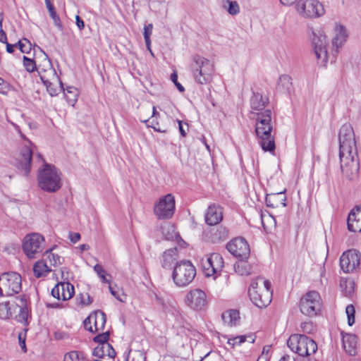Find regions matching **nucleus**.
<instances>
[{"mask_svg":"<svg viewBox=\"0 0 361 361\" xmlns=\"http://www.w3.org/2000/svg\"><path fill=\"white\" fill-rule=\"evenodd\" d=\"M44 254L49 259L51 265L57 266L61 264V258L58 255L53 254L48 250L44 252Z\"/></svg>","mask_w":361,"mask_h":361,"instance_id":"nucleus-45","label":"nucleus"},{"mask_svg":"<svg viewBox=\"0 0 361 361\" xmlns=\"http://www.w3.org/2000/svg\"><path fill=\"white\" fill-rule=\"evenodd\" d=\"M27 329L24 328L22 331L16 332L18 334V338H25Z\"/></svg>","mask_w":361,"mask_h":361,"instance_id":"nucleus-60","label":"nucleus"},{"mask_svg":"<svg viewBox=\"0 0 361 361\" xmlns=\"http://www.w3.org/2000/svg\"><path fill=\"white\" fill-rule=\"evenodd\" d=\"M290 350L300 356L313 354L317 350L315 340H286Z\"/></svg>","mask_w":361,"mask_h":361,"instance_id":"nucleus-15","label":"nucleus"},{"mask_svg":"<svg viewBox=\"0 0 361 361\" xmlns=\"http://www.w3.org/2000/svg\"><path fill=\"white\" fill-rule=\"evenodd\" d=\"M340 288L345 296H350L354 291V281L352 279L341 280Z\"/></svg>","mask_w":361,"mask_h":361,"instance_id":"nucleus-36","label":"nucleus"},{"mask_svg":"<svg viewBox=\"0 0 361 361\" xmlns=\"http://www.w3.org/2000/svg\"><path fill=\"white\" fill-rule=\"evenodd\" d=\"M109 334L108 331L105 332V333H102V334H99L97 336H95L93 338H95V339H97V338H109Z\"/></svg>","mask_w":361,"mask_h":361,"instance_id":"nucleus-59","label":"nucleus"},{"mask_svg":"<svg viewBox=\"0 0 361 361\" xmlns=\"http://www.w3.org/2000/svg\"><path fill=\"white\" fill-rule=\"evenodd\" d=\"M300 311L302 314L312 317L318 314L322 307V300L318 292L310 291L300 300Z\"/></svg>","mask_w":361,"mask_h":361,"instance_id":"nucleus-11","label":"nucleus"},{"mask_svg":"<svg viewBox=\"0 0 361 361\" xmlns=\"http://www.w3.org/2000/svg\"><path fill=\"white\" fill-rule=\"evenodd\" d=\"M250 108L251 111L261 112L264 111L265 107L269 104V99L261 94L260 93H254L250 98Z\"/></svg>","mask_w":361,"mask_h":361,"instance_id":"nucleus-25","label":"nucleus"},{"mask_svg":"<svg viewBox=\"0 0 361 361\" xmlns=\"http://www.w3.org/2000/svg\"><path fill=\"white\" fill-rule=\"evenodd\" d=\"M178 123L180 133L183 137H185L186 135V131L183 126L182 122L180 121H178Z\"/></svg>","mask_w":361,"mask_h":361,"instance_id":"nucleus-58","label":"nucleus"},{"mask_svg":"<svg viewBox=\"0 0 361 361\" xmlns=\"http://www.w3.org/2000/svg\"><path fill=\"white\" fill-rule=\"evenodd\" d=\"M196 276V269L189 260L176 262L171 277L178 287H185L189 285Z\"/></svg>","mask_w":361,"mask_h":361,"instance_id":"nucleus-7","label":"nucleus"},{"mask_svg":"<svg viewBox=\"0 0 361 361\" xmlns=\"http://www.w3.org/2000/svg\"><path fill=\"white\" fill-rule=\"evenodd\" d=\"M37 48L40 49V51L43 53L44 56V59L42 61V62L37 65V73H39V72L47 71V70L53 68L51 62L49 59L48 56L44 51H42V50L39 47H37Z\"/></svg>","mask_w":361,"mask_h":361,"instance_id":"nucleus-38","label":"nucleus"},{"mask_svg":"<svg viewBox=\"0 0 361 361\" xmlns=\"http://www.w3.org/2000/svg\"><path fill=\"white\" fill-rule=\"evenodd\" d=\"M246 340H227L226 343L231 347V348H233L235 345H240L243 343H244Z\"/></svg>","mask_w":361,"mask_h":361,"instance_id":"nucleus-54","label":"nucleus"},{"mask_svg":"<svg viewBox=\"0 0 361 361\" xmlns=\"http://www.w3.org/2000/svg\"><path fill=\"white\" fill-rule=\"evenodd\" d=\"M93 320L94 331L102 330L106 323V315L101 311L95 312L88 317V322Z\"/></svg>","mask_w":361,"mask_h":361,"instance_id":"nucleus-29","label":"nucleus"},{"mask_svg":"<svg viewBox=\"0 0 361 361\" xmlns=\"http://www.w3.org/2000/svg\"><path fill=\"white\" fill-rule=\"evenodd\" d=\"M278 85L288 92L292 86L291 78L288 75L280 76Z\"/></svg>","mask_w":361,"mask_h":361,"instance_id":"nucleus-44","label":"nucleus"},{"mask_svg":"<svg viewBox=\"0 0 361 361\" xmlns=\"http://www.w3.org/2000/svg\"><path fill=\"white\" fill-rule=\"evenodd\" d=\"M22 249L29 259L39 258L45 249L44 237L38 233L27 234L23 238Z\"/></svg>","mask_w":361,"mask_h":361,"instance_id":"nucleus-8","label":"nucleus"},{"mask_svg":"<svg viewBox=\"0 0 361 361\" xmlns=\"http://www.w3.org/2000/svg\"><path fill=\"white\" fill-rule=\"evenodd\" d=\"M240 319L239 312L235 310H230L222 314L224 324L227 326H235Z\"/></svg>","mask_w":361,"mask_h":361,"instance_id":"nucleus-32","label":"nucleus"},{"mask_svg":"<svg viewBox=\"0 0 361 361\" xmlns=\"http://www.w3.org/2000/svg\"><path fill=\"white\" fill-rule=\"evenodd\" d=\"M92 324H93V320L88 322V317H87L83 322L85 329L91 332L94 331V328L93 329Z\"/></svg>","mask_w":361,"mask_h":361,"instance_id":"nucleus-53","label":"nucleus"},{"mask_svg":"<svg viewBox=\"0 0 361 361\" xmlns=\"http://www.w3.org/2000/svg\"><path fill=\"white\" fill-rule=\"evenodd\" d=\"M171 81L174 83V85H176V87L178 88V90L180 92H184L185 90V88L180 83L178 82V75L176 74V73H173L171 75Z\"/></svg>","mask_w":361,"mask_h":361,"instance_id":"nucleus-50","label":"nucleus"},{"mask_svg":"<svg viewBox=\"0 0 361 361\" xmlns=\"http://www.w3.org/2000/svg\"><path fill=\"white\" fill-rule=\"evenodd\" d=\"M16 130L23 139V147L20 151L18 162L19 167L24 171L25 176L28 175L30 171L31 160L33 154L32 143L22 133L19 126L13 123Z\"/></svg>","mask_w":361,"mask_h":361,"instance_id":"nucleus-10","label":"nucleus"},{"mask_svg":"<svg viewBox=\"0 0 361 361\" xmlns=\"http://www.w3.org/2000/svg\"><path fill=\"white\" fill-rule=\"evenodd\" d=\"M279 361H295V359L291 357L290 355H284Z\"/></svg>","mask_w":361,"mask_h":361,"instance_id":"nucleus-63","label":"nucleus"},{"mask_svg":"<svg viewBox=\"0 0 361 361\" xmlns=\"http://www.w3.org/2000/svg\"><path fill=\"white\" fill-rule=\"evenodd\" d=\"M228 251L238 259H247L250 256V246L243 238H235L231 240L227 245Z\"/></svg>","mask_w":361,"mask_h":361,"instance_id":"nucleus-17","label":"nucleus"},{"mask_svg":"<svg viewBox=\"0 0 361 361\" xmlns=\"http://www.w3.org/2000/svg\"><path fill=\"white\" fill-rule=\"evenodd\" d=\"M22 288L21 276L17 272L4 273L0 276V295L12 296Z\"/></svg>","mask_w":361,"mask_h":361,"instance_id":"nucleus-9","label":"nucleus"},{"mask_svg":"<svg viewBox=\"0 0 361 361\" xmlns=\"http://www.w3.org/2000/svg\"><path fill=\"white\" fill-rule=\"evenodd\" d=\"M348 228L352 232L361 231V205L354 208L348 215Z\"/></svg>","mask_w":361,"mask_h":361,"instance_id":"nucleus-21","label":"nucleus"},{"mask_svg":"<svg viewBox=\"0 0 361 361\" xmlns=\"http://www.w3.org/2000/svg\"><path fill=\"white\" fill-rule=\"evenodd\" d=\"M348 37L345 27L342 25H336L335 27L334 37L332 39V45L336 47V52L345 43Z\"/></svg>","mask_w":361,"mask_h":361,"instance_id":"nucleus-23","label":"nucleus"},{"mask_svg":"<svg viewBox=\"0 0 361 361\" xmlns=\"http://www.w3.org/2000/svg\"><path fill=\"white\" fill-rule=\"evenodd\" d=\"M39 186L49 192L57 191L61 186V173L53 165L44 164L39 170Z\"/></svg>","mask_w":361,"mask_h":361,"instance_id":"nucleus-6","label":"nucleus"},{"mask_svg":"<svg viewBox=\"0 0 361 361\" xmlns=\"http://www.w3.org/2000/svg\"><path fill=\"white\" fill-rule=\"evenodd\" d=\"M271 287V283L263 278L259 277L252 281L248 294L254 305L259 308H263L271 303L272 298Z\"/></svg>","mask_w":361,"mask_h":361,"instance_id":"nucleus-4","label":"nucleus"},{"mask_svg":"<svg viewBox=\"0 0 361 361\" xmlns=\"http://www.w3.org/2000/svg\"><path fill=\"white\" fill-rule=\"evenodd\" d=\"M224 8L232 16L236 15L240 12L239 5L235 1L227 0L224 4Z\"/></svg>","mask_w":361,"mask_h":361,"instance_id":"nucleus-42","label":"nucleus"},{"mask_svg":"<svg viewBox=\"0 0 361 361\" xmlns=\"http://www.w3.org/2000/svg\"><path fill=\"white\" fill-rule=\"evenodd\" d=\"M69 239L72 243H75L80 239V234L79 233H70Z\"/></svg>","mask_w":361,"mask_h":361,"instance_id":"nucleus-55","label":"nucleus"},{"mask_svg":"<svg viewBox=\"0 0 361 361\" xmlns=\"http://www.w3.org/2000/svg\"><path fill=\"white\" fill-rule=\"evenodd\" d=\"M175 212V199L173 195L167 194L161 197L154 206V213L159 219H169Z\"/></svg>","mask_w":361,"mask_h":361,"instance_id":"nucleus-12","label":"nucleus"},{"mask_svg":"<svg viewBox=\"0 0 361 361\" xmlns=\"http://www.w3.org/2000/svg\"><path fill=\"white\" fill-rule=\"evenodd\" d=\"M345 312L348 317V323L352 326L355 323V307L353 305H348L345 308Z\"/></svg>","mask_w":361,"mask_h":361,"instance_id":"nucleus-47","label":"nucleus"},{"mask_svg":"<svg viewBox=\"0 0 361 361\" xmlns=\"http://www.w3.org/2000/svg\"><path fill=\"white\" fill-rule=\"evenodd\" d=\"M94 271L97 274L103 283H109V281L106 278V271L100 264H96L94 267Z\"/></svg>","mask_w":361,"mask_h":361,"instance_id":"nucleus-48","label":"nucleus"},{"mask_svg":"<svg viewBox=\"0 0 361 361\" xmlns=\"http://www.w3.org/2000/svg\"><path fill=\"white\" fill-rule=\"evenodd\" d=\"M85 358L82 353L77 351H71L65 354L63 361H85Z\"/></svg>","mask_w":361,"mask_h":361,"instance_id":"nucleus-43","label":"nucleus"},{"mask_svg":"<svg viewBox=\"0 0 361 361\" xmlns=\"http://www.w3.org/2000/svg\"><path fill=\"white\" fill-rule=\"evenodd\" d=\"M312 44L314 45V52L315 54L316 57L318 60L321 61V63L325 66L327 62V51H326V45L327 40L326 37L319 32L314 33V37L312 38Z\"/></svg>","mask_w":361,"mask_h":361,"instance_id":"nucleus-19","label":"nucleus"},{"mask_svg":"<svg viewBox=\"0 0 361 361\" xmlns=\"http://www.w3.org/2000/svg\"><path fill=\"white\" fill-rule=\"evenodd\" d=\"M185 302L190 309L202 310L207 304V295L199 288L190 290L185 297Z\"/></svg>","mask_w":361,"mask_h":361,"instance_id":"nucleus-16","label":"nucleus"},{"mask_svg":"<svg viewBox=\"0 0 361 361\" xmlns=\"http://www.w3.org/2000/svg\"><path fill=\"white\" fill-rule=\"evenodd\" d=\"M0 318H13L24 325L27 324L30 318L27 297L20 295L0 302Z\"/></svg>","mask_w":361,"mask_h":361,"instance_id":"nucleus-3","label":"nucleus"},{"mask_svg":"<svg viewBox=\"0 0 361 361\" xmlns=\"http://www.w3.org/2000/svg\"><path fill=\"white\" fill-rule=\"evenodd\" d=\"M228 238V231L226 227L219 226L211 231L210 238L213 243L226 240Z\"/></svg>","mask_w":361,"mask_h":361,"instance_id":"nucleus-30","label":"nucleus"},{"mask_svg":"<svg viewBox=\"0 0 361 361\" xmlns=\"http://www.w3.org/2000/svg\"><path fill=\"white\" fill-rule=\"evenodd\" d=\"M281 3L285 6L293 5L296 0H280Z\"/></svg>","mask_w":361,"mask_h":361,"instance_id":"nucleus-62","label":"nucleus"},{"mask_svg":"<svg viewBox=\"0 0 361 361\" xmlns=\"http://www.w3.org/2000/svg\"><path fill=\"white\" fill-rule=\"evenodd\" d=\"M152 30H153V25L152 23H149V24L145 25L144 27L143 35H144V39H145L147 49L149 51L151 54L153 56L154 54L151 49V39H150V36L152 33Z\"/></svg>","mask_w":361,"mask_h":361,"instance_id":"nucleus-39","label":"nucleus"},{"mask_svg":"<svg viewBox=\"0 0 361 361\" xmlns=\"http://www.w3.org/2000/svg\"><path fill=\"white\" fill-rule=\"evenodd\" d=\"M339 158L343 174L350 180L359 177V159L353 127L343 124L339 130Z\"/></svg>","mask_w":361,"mask_h":361,"instance_id":"nucleus-1","label":"nucleus"},{"mask_svg":"<svg viewBox=\"0 0 361 361\" xmlns=\"http://www.w3.org/2000/svg\"><path fill=\"white\" fill-rule=\"evenodd\" d=\"M51 293L58 300H68L74 295V286L69 282H60L52 288Z\"/></svg>","mask_w":361,"mask_h":361,"instance_id":"nucleus-20","label":"nucleus"},{"mask_svg":"<svg viewBox=\"0 0 361 361\" xmlns=\"http://www.w3.org/2000/svg\"><path fill=\"white\" fill-rule=\"evenodd\" d=\"M76 20V25L79 30H82L85 27V23L84 21L80 18L79 16H76L75 17Z\"/></svg>","mask_w":361,"mask_h":361,"instance_id":"nucleus-56","label":"nucleus"},{"mask_svg":"<svg viewBox=\"0 0 361 361\" xmlns=\"http://www.w3.org/2000/svg\"><path fill=\"white\" fill-rule=\"evenodd\" d=\"M249 116L256 121L255 130L262 149L265 152H274L275 140L274 136L271 134L273 125L271 110L266 109L261 112L250 111Z\"/></svg>","mask_w":361,"mask_h":361,"instance_id":"nucleus-2","label":"nucleus"},{"mask_svg":"<svg viewBox=\"0 0 361 361\" xmlns=\"http://www.w3.org/2000/svg\"><path fill=\"white\" fill-rule=\"evenodd\" d=\"M23 65L25 69L31 73L34 71H37V66L35 63V61L31 59L27 58V56H23Z\"/></svg>","mask_w":361,"mask_h":361,"instance_id":"nucleus-46","label":"nucleus"},{"mask_svg":"<svg viewBox=\"0 0 361 361\" xmlns=\"http://www.w3.org/2000/svg\"><path fill=\"white\" fill-rule=\"evenodd\" d=\"M80 303L81 305H87L92 302V299L90 298V296L86 293L85 295L80 294Z\"/></svg>","mask_w":361,"mask_h":361,"instance_id":"nucleus-51","label":"nucleus"},{"mask_svg":"<svg viewBox=\"0 0 361 361\" xmlns=\"http://www.w3.org/2000/svg\"><path fill=\"white\" fill-rule=\"evenodd\" d=\"M300 327L303 334L292 335L289 338L296 336H299L300 338H308L307 334L314 335L317 331V326L312 322H303L301 324Z\"/></svg>","mask_w":361,"mask_h":361,"instance_id":"nucleus-33","label":"nucleus"},{"mask_svg":"<svg viewBox=\"0 0 361 361\" xmlns=\"http://www.w3.org/2000/svg\"><path fill=\"white\" fill-rule=\"evenodd\" d=\"M20 51L23 53H28L31 49V44L27 39H23V44H20Z\"/></svg>","mask_w":361,"mask_h":361,"instance_id":"nucleus-52","label":"nucleus"},{"mask_svg":"<svg viewBox=\"0 0 361 361\" xmlns=\"http://www.w3.org/2000/svg\"><path fill=\"white\" fill-rule=\"evenodd\" d=\"M10 90V85L3 78H0V93L6 94Z\"/></svg>","mask_w":361,"mask_h":361,"instance_id":"nucleus-49","label":"nucleus"},{"mask_svg":"<svg viewBox=\"0 0 361 361\" xmlns=\"http://www.w3.org/2000/svg\"><path fill=\"white\" fill-rule=\"evenodd\" d=\"M133 345V343H131L130 344V349L128 350V353L130 356L127 359V361H145L146 357L142 351L133 350L132 347Z\"/></svg>","mask_w":361,"mask_h":361,"instance_id":"nucleus-37","label":"nucleus"},{"mask_svg":"<svg viewBox=\"0 0 361 361\" xmlns=\"http://www.w3.org/2000/svg\"><path fill=\"white\" fill-rule=\"evenodd\" d=\"M6 51L8 52V53H13V47H14V44H11L9 43H6Z\"/></svg>","mask_w":361,"mask_h":361,"instance_id":"nucleus-64","label":"nucleus"},{"mask_svg":"<svg viewBox=\"0 0 361 361\" xmlns=\"http://www.w3.org/2000/svg\"><path fill=\"white\" fill-rule=\"evenodd\" d=\"M286 197L283 192L270 194L266 197L267 205L272 208L278 207L280 205L286 207Z\"/></svg>","mask_w":361,"mask_h":361,"instance_id":"nucleus-27","label":"nucleus"},{"mask_svg":"<svg viewBox=\"0 0 361 361\" xmlns=\"http://www.w3.org/2000/svg\"><path fill=\"white\" fill-rule=\"evenodd\" d=\"M360 264V255L356 250H348L340 257V267L345 273L353 271Z\"/></svg>","mask_w":361,"mask_h":361,"instance_id":"nucleus-18","label":"nucleus"},{"mask_svg":"<svg viewBox=\"0 0 361 361\" xmlns=\"http://www.w3.org/2000/svg\"><path fill=\"white\" fill-rule=\"evenodd\" d=\"M190 67L197 83L203 85L212 81L214 66L209 59L198 55L195 56Z\"/></svg>","mask_w":361,"mask_h":361,"instance_id":"nucleus-5","label":"nucleus"},{"mask_svg":"<svg viewBox=\"0 0 361 361\" xmlns=\"http://www.w3.org/2000/svg\"><path fill=\"white\" fill-rule=\"evenodd\" d=\"M245 259H239L234 264L235 271L241 276H247L253 272V266Z\"/></svg>","mask_w":361,"mask_h":361,"instance_id":"nucleus-28","label":"nucleus"},{"mask_svg":"<svg viewBox=\"0 0 361 361\" xmlns=\"http://www.w3.org/2000/svg\"><path fill=\"white\" fill-rule=\"evenodd\" d=\"M179 258L178 250L177 247L166 250L162 255L161 265L165 269H169L177 262Z\"/></svg>","mask_w":361,"mask_h":361,"instance_id":"nucleus-26","label":"nucleus"},{"mask_svg":"<svg viewBox=\"0 0 361 361\" xmlns=\"http://www.w3.org/2000/svg\"><path fill=\"white\" fill-rule=\"evenodd\" d=\"M47 9L49 11L50 17L53 20L54 25L59 29V30L62 31L63 30V27L59 16L56 14L54 5L47 7Z\"/></svg>","mask_w":361,"mask_h":361,"instance_id":"nucleus-41","label":"nucleus"},{"mask_svg":"<svg viewBox=\"0 0 361 361\" xmlns=\"http://www.w3.org/2000/svg\"><path fill=\"white\" fill-rule=\"evenodd\" d=\"M298 13L307 18H315L324 14L322 4L317 0H300L297 4Z\"/></svg>","mask_w":361,"mask_h":361,"instance_id":"nucleus-13","label":"nucleus"},{"mask_svg":"<svg viewBox=\"0 0 361 361\" xmlns=\"http://www.w3.org/2000/svg\"><path fill=\"white\" fill-rule=\"evenodd\" d=\"M66 97L67 99L68 102L74 106L76 102L78 97V91L76 88L73 87H68L66 89V93L65 94Z\"/></svg>","mask_w":361,"mask_h":361,"instance_id":"nucleus-40","label":"nucleus"},{"mask_svg":"<svg viewBox=\"0 0 361 361\" xmlns=\"http://www.w3.org/2000/svg\"><path fill=\"white\" fill-rule=\"evenodd\" d=\"M94 341L100 342V347H97L94 349V355L98 357H101L104 355V351L106 350L108 352V355L111 357H114L115 351L112 348L111 345L107 343L108 340H94Z\"/></svg>","mask_w":361,"mask_h":361,"instance_id":"nucleus-31","label":"nucleus"},{"mask_svg":"<svg viewBox=\"0 0 361 361\" xmlns=\"http://www.w3.org/2000/svg\"><path fill=\"white\" fill-rule=\"evenodd\" d=\"M42 82L47 87V90H49V87L51 85H54L56 84L62 85L61 81L58 77L55 69L51 68L47 70V71H42L38 73Z\"/></svg>","mask_w":361,"mask_h":361,"instance_id":"nucleus-24","label":"nucleus"},{"mask_svg":"<svg viewBox=\"0 0 361 361\" xmlns=\"http://www.w3.org/2000/svg\"><path fill=\"white\" fill-rule=\"evenodd\" d=\"M223 219L222 208L216 204L210 205L205 214V221L210 226L216 225Z\"/></svg>","mask_w":361,"mask_h":361,"instance_id":"nucleus-22","label":"nucleus"},{"mask_svg":"<svg viewBox=\"0 0 361 361\" xmlns=\"http://www.w3.org/2000/svg\"><path fill=\"white\" fill-rule=\"evenodd\" d=\"M51 269L47 264L43 261L37 262L33 267L34 275L37 278H40L48 274Z\"/></svg>","mask_w":361,"mask_h":361,"instance_id":"nucleus-34","label":"nucleus"},{"mask_svg":"<svg viewBox=\"0 0 361 361\" xmlns=\"http://www.w3.org/2000/svg\"><path fill=\"white\" fill-rule=\"evenodd\" d=\"M343 347L350 356H355L357 354V343L356 340H341Z\"/></svg>","mask_w":361,"mask_h":361,"instance_id":"nucleus-35","label":"nucleus"},{"mask_svg":"<svg viewBox=\"0 0 361 361\" xmlns=\"http://www.w3.org/2000/svg\"><path fill=\"white\" fill-rule=\"evenodd\" d=\"M0 42L2 43H7V37L6 32L0 29Z\"/></svg>","mask_w":361,"mask_h":361,"instance_id":"nucleus-57","label":"nucleus"},{"mask_svg":"<svg viewBox=\"0 0 361 361\" xmlns=\"http://www.w3.org/2000/svg\"><path fill=\"white\" fill-rule=\"evenodd\" d=\"M224 265L223 257L219 253H212L202 259V267L206 276H212L220 272Z\"/></svg>","mask_w":361,"mask_h":361,"instance_id":"nucleus-14","label":"nucleus"},{"mask_svg":"<svg viewBox=\"0 0 361 361\" xmlns=\"http://www.w3.org/2000/svg\"><path fill=\"white\" fill-rule=\"evenodd\" d=\"M18 344L23 352L27 351L25 340H18Z\"/></svg>","mask_w":361,"mask_h":361,"instance_id":"nucleus-61","label":"nucleus"}]
</instances>
